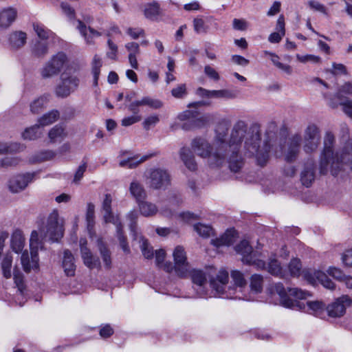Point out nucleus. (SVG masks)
Listing matches in <instances>:
<instances>
[{"label": "nucleus", "mask_w": 352, "mask_h": 352, "mask_svg": "<svg viewBox=\"0 0 352 352\" xmlns=\"http://www.w3.org/2000/svg\"><path fill=\"white\" fill-rule=\"evenodd\" d=\"M129 191L138 203L146 198V192L143 186L136 180L131 183Z\"/></svg>", "instance_id": "473e14b6"}, {"label": "nucleus", "mask_w": 352, "mask_h": 352, "mask_svg": "<svg viewBox=\"0 0 352 352\" xmlns=\"http://www.w3.org/2000/svg\"><path fill=\"white\" fill-rule=\"evenodd\" d=\"M195 94L202 98H214V90H208L203 87H199L195 91Z\"/></svg>", "instance_id": "69168bd1"}, {"label": "nucleus", "mask_w": 352, "mask_h": 352, "mask_svg": "<svg viewBox=\"0 0 352 352\" xmlns=\"http://www.w3.org/2000/svg\"><path fill=\"white\" fill-rule=\"evenodd\" d=\"M130 230L135 240H139L140 247L145 258L151 259L153 257V250L149 245L148 241L142 236L138 232V226L136 221H131L129 225Z\"/></svg>", "instance_id": "a211bd4d"}, {"label": "nucleus", "mask_w": 352, "mask_h": 352, "mask_svg": "<svg viewBox=\"0 0 352 352\" xmlns=\"http://www.w3.org/2000/svg\"><path fill=\"white\" fill-rule=\"evenodd\" d=\"M42 133L41 126L38 124H36L34 126L26 129L23 133L22 136L25 140H33L41 137Z\"/></svg>", "instance_id": "a19ab883"}, {"label": "nucleus", "mask_w": 352, "mask_h": 352, "mask_svg": "<svg viewBox=\"0 0 352 352\" xmlns=\"http://www.w3.org/2000/svg\"><path fill=\"white\" fill-rule=\"evenodd\" d=\"M352 305V299L348 295H342L327 307L328 315L332 318H340L344 315L346 307Z\"/></svg>", "instance_id": "dca6fc26"}, {"label": "nucleus", "mask_w": 352, "mask_h": 352, "mask_svg": "<svg viewBox=\"0 0 352 352\" xmlns=\"http://www.w3.org/2000/svg\"><path fill=\"white\" fill-rule=\"evenodd\" d=\"M97 245L100 252V254L103 258V261H104L107 265H109L110 263V255L109 253L107 243H104L102 239H98L97 240Z\"/></svg>", "instance_id": "8fccbe9b"}, {"label": "nucleus", "mask_w": 352, "mask_h": 352, "mask_svg": "<svg viewBox=\"0 0 352 352\" xmlns=\"http://www.w3.org/2000/svg\"><path fill=\"white\" fill-rule=\"evenodd\" d=\"M67 137L65 128L60 124H56L48 132V138L51 143L60 142Z\"/></svg>", "instance_id": "2f4dec72"}, {"label": "nucleus", "mask_w": 352, "mask_h": 352, "mask_svg": "<svg viewBox=\"0 0 352 352\" xmlns=\"http://www.w3.org/2000/svg\"><path fill=\"white\" fill-rule=\"evenodd\" d=\"M231 277L236 286L242 287L246 285L243 274L240 271L233 270L231 272Z\"/></svg>", "instance_id": "4d7b16f0"}, {"label": "nucleus", "mask_w": 352, "mask_h": 352, "mask_svg": "<svg viewBox=\"0 0 352 352\" xmlns=\"http://www.w3.org/2000/svg\"><path fill=\"white\" fill-rule=\"evenodd\" d=\"M80 252L84 263L89 268H94L98 266L99 261L90 250L87 248V241L84 239L80 240Z\"/></svg>", "instance_id": "4be33fe9"}, {"label": "nucleus", "mask_w": 352, "mask_h": 352, "mask_svg": "<svg viewBox=\"0 0 352 352\" xmlns=\"http://www.w3.org/2000/svg\"><path fill=\"white\" fill-rule=\"evenodd\" d=\"M27 41V34L22 31H14L8 37V43L12 50H19L23 47Z\"/></svg>", "instance_id": "5701e85b"}, {"label": "nucleus", "mask_w": 352, "mask_h": 352, "mask_svg": "<svg viewBox=\"0 0 352 352\" xmlns=\"http://www.w3.org/2000/svg\"><path fill=\"white\" fill-rule=\"evenodd\" d=\"M179 155L181 160L183 161L187 168L190 170H196L197 163L195 161V157L190 148L186 147L182 148Z\"/></svg>", "instance_id": "c85d7f7f"}, {"label": "nucleus", "mask_w": 352, "mask_h": 352, "mask_svg": "<svg viewBox=\"0 0 352 352\" xmlns=\"http://www.w3.org/2000/svg\"><path fill=\"white\" fill-rule=\"evenodd\" d=\"M33 177L34 174L29 173L14 176L9 180L8 188L12 192H19L26 188Z\"/></svg>", "instance_id": "6ab92c4d"}, {"label": "nucleus", "mask_w": 352, "mask_h": 352, "mask_svg": "<svg viewBox=\"0 0 352 352\" xmlns=\"http://www.w3.org/2000/svg\"><path fill=\"white\" fill-rule=\"evenodd\" d=\"M315 179V165L312 161L307 162L301 173L300 180L302 184L309 187Z\"/></svg>", "instance_id": "b1692460"}, {"label": "nucleus", "mask_w": 352, "mask_h": 352, "mask_svg": "<svg viewBox=\"0 0 352 352\" xmlns=\"http://www.w3.org/2000/svg\"><path fill=\"white\" fill-rule=\"evenodd\" d=\"M20 162V160L18 157H6L1 161V166L4 168H8L10 166H15Z\"/></svg>", "instance_id": "338daca9"}, {"label": "nucleus", "mask_w": 352, "mask_h": 352, "mask_svg": "<svg viewBox=\"0 0 352 352\" xmlns=\"http://www.w3.org/2000/svg\"><path fill=\"white\" fill-rule=\"evenodd\" d=\"M235 250L237 253L242 255V261L243 263L252 265L256 269H264L265 267V263L261 259L260 254L257 252H253L252 246L246 240L241 241L235 247Z\"/></svg>", "instance_id": "6e6552de"}, {"label": "nucleus", "mask_w": 352, "mask_h": 352, "mask_svg": "<svg viewBox=\"0 0 352 352\" xmlns=\"http://www.w3.org/2000/svg\"><path fill=\"white\" fill-rule=\"evenodd\" d=\"M102 63L100 57L96 55L91 63V72L94 76V85H98V75L100 74V68L102 67Z\"/></svg>", "instance_id": "49530a36"}, {"label": "nucleus", "mask_w": 352, "mask_h": 352, "mask_svg": "<svg viewBox=\"0 0 352 352\" xmlns=\"http://www.w3.org/2000/svg\"><path fill=\"white\" fill-rule=\"evenodd\" d=\"M244 139L243 148L245 155L254 157L258 164L261 166H265L269 159L270 145L267 141H265L263 146H261L260 126L254 124L248 129L245 122L239 120L234 124L228 142V156L226 162H228L231 171L234 173L239 172L243 165L240 151Z\"/></svg>", "instance_id": "f257e3e1"}, {"label": "nucleus", "mask_w": 352, "mask_h": 352, "mask_svg": "<svg viewBox=\"0 0 352 352\" xmlns=\"http://www.w3.org/2000/svg\"><path fill=\"white\" fill-rule=\"evenodd\" d=\"M301 141L302 138L300 134L292 135L283 145L281 144L279 145L280 149L275 151L276 157H280L284 154L286 162L295 161L300 151Z\"/></svg>", "instance_id": "1a4fd4ad"}, {"label": "nucleus", "mask_w": 352, "mask_h": 352, "mask_svg": "<svg viewBox=\"0 0 352 352\" xmlns=\"http://www.w3.org/2000/svg\"><path fill=\"white\" fill-rule=\"evenodd\" d=\"M117 232L121 248L124 253L129 254L130 252V248L128 245L126 238L122 234V225L120 222L117 225Z\"/></svg>", "instance_id": "6e6d98bb"}, {"label": "nucleus", "mask_w": 352, "mask_h": 352, "mask_svg": "<svg viewBox=\"0 0 352 352\" xmlns=\"http://www.w3.org/2000/svg\"><path fill=\"white\" fill-rule=\"evenodd\" d=\"M342 157L349 163V167L352 170V138L345 143Z\"/></svg>", "instance_id": "864d4df0"}, {"label": "nucleus", "mask_w": 352, "mask_h": 352, "mask_svg": "<svg viewBox=\"0 0 352 352\" xmlns=\"http://www.w3.org/2000/svg\"><path fill=\"white\" fill-rule=\"evenodd\" d=\"M342 263L346 267H352V249L346 250L341 257Z\"/></svg>", "instance_id": "774afa93"}, {"label": "nucleus", "mask_w": 352, "mask_h": 352, "mask_svg": "<svg viewBox=\"0 0 352 352\" xmlns=\"http://www.w3.org/2000/svg\"><path fill=\"white\" fill-rule=\"evenodd\" d=\"M141 103L142 106H148L154 109H160L163 106V103L161 100L151 97H144L141 99Z\"/></svg>", "instance_id": "5fc2aeb1"}, {"label": "nucleus", "mask_w": 352, "mask_h": 352, "mask_svg": "<svg viewBox=\"0 0 352 352\" xmlns=\"http://www.w3.org/2000/svg\"><path fill=\"white\" fill-rule=\"evenodd\" d=\"M138 204L141 214L145 217H153L158 211L155 204L146 201L145 199L139 201Z\"/></svg>", "instance_id": "72a5a7b5"}, {"label": "nucleus", "mask_w": 352, "mask_h": 352, "mask_svg": "<svg viewBox=\"0 0 352 352\" xmlns=\"http://www.w3.org/2000/svg\"><path fill=\"white\" fill-rule=\"evenodd\" d=\"M214 98L233 99L236 98V94L228 89L214 90Z\"/></svg>", "instance_id": "bf43d9fd"}, {"label": "nucleus", "mask_w": 352, "mask_h": 352, "mask_svg": "<svg viewBox=\"0 0 352 352\" xmlns=\"http://www.w3.org/2000/svg\"><path fill=\"white\" fill-rule=\"evenodd\" d=\"M24 242L25 239L22 231L20 230H16L13 232L11 239V244L13 250L16 253L21 252L23 248Z\"/></svg>", "instance_id": "e433bc0d"}, {"label": "nucleus", "mask_w": 352, "mask_h": 352, "mask_svg": "<svg viewBox=\"0 0 352 352\" xmlns=\"http://www.w3.org/2000/svg\"><path fill=\"white\" fill-rule=\"evenodd\" d=\"M268 272L273 276H278L280 278L284 277V272L283 269L276 259H272L268 263L267 266Z\"/></svg>", "instance_id": "c03bdc74"}, {"label": "nucleus", "mask_w": 352, "mask_h": 352, "mask_svg": "<svg viewBox=\"0 0 352 352\" xmlns=\"http://www.w3.org/2000/svg\"><path fill=\"white\" fill-rule=\"evenodd\" d=\"M56 152L53 150H43L32 155L30 158V161L32 163L43 162L47 160H51L54 159L56 155Z\"/></svg>", "instance_id": "c9c22d12"}, {"label": "nucleus", "mask_w": 352, "mask_h": 352, "mask_svg": "<svg viewBox=\"0 0 352 352\" xmlns=\"http://www.w3.org/2000/svg\"><path fill=\"white\" fill-rule=\"evenodd\" d=\"M334 135L330 131L326 132L320 162V173L322 175L330 171L333 176H337L344 170V166H349V163L342 157L344 146L339 152L334 153Z\"/></svg>", "instance_id": "f03ea898"}, {"label": "nucleus", "mask_w": 352, "mask_h": 352, "mask_svg": "<svg viewBox=\"0 0 352 352\" xmlns=\"http://www.w3.org/2000/svg\"><path fill=\"white\" fill-rule=\"evenodd\" d=\"M180 121H186L182 126L185 130L193 128H199L204 126L208 122V116L200 115L197 110H186L177 116Z\"/></svg>", "instance_id": "f8f14e48"}, {"label": "nucleus", "mask_w": 352, "mask_h": 352, "mask_svg": "<svg viewBox=\"0 0 352 352\" xmlns=\"http://www.w3.org/2000/svg\"><path fill=\"white\" fill-rule=\"evenodd\" d=\"M229 126V123L223 120L218 124L215 130L214 145L216 146V153L212 156V160L218 164L226 162L228 156L226 137Z\"/></svg>", "instance_id": "423d86ee"}, {"label": "nucleus", "mask_w": 352, "mask_h": 352, "mask_svg": "<svg viewBox=\"0 0 352 352\" xmlns=\"http://www.w3.org/2000/svg\"><path fill=\"white\" fill-rule=\"evenodd\" d=\"M194 30L196 33H206L207 28L205 25L204 21L201 18H195L193 20Z\"/></svg>", "instance_id": "e2e57ef3"}, {"label": "nucleus", "mask_w": 352, "mask_h": 352, "mask_svg": "<svg viewBox=\"0 0 352 352\" xmlns=\"http://www.w3.org/2000/svg\"><path fill=\"white\" fill-rule=\"evenodd\" d=\"M173 255L176 274L182 278L187 277L190 265L187 261L186 253L184 248L181 245L177 246L174 250Z\"/></svg>", "instance_id": "ddd939ff"}, {"label": "nucleus", "mask_w": 352, "mask_h": 352, "mask_svg": "<svg viewBox=\"0 0 352 352\" xmlns=\"http://www.w3.org/2000/svg\"><path fill=\"white\" fill-rule=\"evenodd\" d=\"M327 273L329 276L340 282H341L346 276L340 269L336 267H329L327 270Z\"/></svg>", "instance_id": "052dcab7"}, {"label": "nucleus", "mask_w": 352, "mask_h": 352, "mask_svg": "<svg viewBox=\"0 0 352 352\" xmlns=\"http://www.w3.org/2000/svg\"><path fill=\"white\" fill-rule=\"evenodd\" d=\"M77 28L88 44L92 43L94 38L98 37L100 35L98 32L95 31L94 29L91 28H87L80 20L78 21Z\"/></svg>", "instance_id": "7c9ffc66"}, {"label": "nucleus", "mask_w": 352, "mask_h": 352, "mask_svg": "<svg viewBox=\"0 0 352 352\" xmlns=\"http://www.w3.org/2000/svg\"><path fill=\"white\" fill-rule=\"evenodd\" d=\"M12 263V256L10 254H6L1 263V268L3 276L6 278L11 277V267Z\"/></svg>", "instance_id": "09e8293b"}, {"label": "nucleus", "mask_w": 352, "mask_h": 352, "mask_svg": "<svg viewBox=\"0 0 352 352\" xmlns=\"http://www.w3.org/2000/svg\"><path fill=\"white\" fill-rule=\"evenodd\" d=\"M60 82L55 87V94L59 98H66L78 87L80 80L74 74L65 70L60 76Z\"/></svg>", "instance_id": "0eeeda50"}, {"label": "nucleus", "mask_w": 352, "mask_h": 352, "mask_svg": "<svg viewBox=\"0 0 352 352\" xmlns=\"http://www.w3.org/2000/svg\"><path fill=\"white\" fill-rule=\"evenodd\" d=\"M320 130L314 124H309L304 133V150L306 153L315 151L320 142Z\"/></svg>", "instance_id": "2eb2a0df"}, {"label": "nucleus", "mask_w": 352, "mask_h": 352, "mask_svg": "<svg viewBox=\"0 0 352 352\" xmlns=\"http://www.w3.org/2000/svg\"><path fill=\"white\" fill-rule=\"evenodd\" d=\"M49 98L50 96L47 94H45L35 98L30 104V111L34 114L39 113L46 108L50 100Z\"/></svg>", "instance_id": "cd10ccee"}, {"label": "nucleus", "mask_w": 352, "mask_h": 352, "mask_svg": "<svg viewBox=\"0 0 352 352\" xmlns=\"http://www.w3.org/2000/svg\"><path fill=\"white\" fill-rule=\"evenodd\" d=\"M63 267L67 276H72L74 275L76 270L74 258L72 253L67 250L64 251Z\"/></svg>", "instance_id": "bb28decb"}, {"label": "nucleus", "mask_w": 352, "mask_h": 352, "mask_svg": "<svg viewBox=\"0 0 352 352\" xmlns=\"http://www.w3.org/2000/svg\"><path fill=\"white\" fill-rule=\"evenodd\" d=\"M160 121L159 116L157 115H151L148 116L143 122L144 129L149 130L151 127L157 124Z\"/></svg>", "instance_id": "680f3d73"}, {"label": "nucleus", "mask_w": 352, "mask_h": 352, "mask_svg": "<svg viewBox=\"0 0 352 352\" xmlns=\"http://www.w3.org/2000/svg\"><path fill=\"white\" fill-rule=\"evenodd\" d=\"M194 230L202 237L208 238L213 233L212 228L201 222L194 225Z\"/></svg>", "instance_id": "a18cd8bd"}, {"label": "nucleus", "mask_w": 352, "mask_h": 352, "mask_svg": "<svg viewBox=\"0 0 352 352\" xmlns=\"http://www.w3.org/2000/svg\"><path fill=\"white\" fill-rule=\"evenodd\" d=\"M190 276L192 283L197 286L203 287L207 281L208 274L201 270L189 267L187 276ZM210 285L218 294H223L225 287L228 282V272L225 270H221L216 278L210 277Z\"/></svg>", "instance_id": "7ed1b4c3"}, {"label": "nucleus", "mask_w": 352, "mask_h": 352, "mask_svg": "<svg viewBox=\"0 0 352 352\" xmlns=\"http://www.w3.org/2000/svg\"><path fill=\"white\" fill-rule=\"evenodd\" d=\"M272 292L278 295L280 303L282 306L292 309L297 307L298 302L296 300H294L290 297H294L295 299H305L307 296H310L309 292L297 287L287 288L286 289L280 283H276L273 286Z\"/></svg>", "instance_id": "20e7f679"}, {"label": "nucleus", "mask_w": 352, "mask_h": 352, "mask_svg": "<svg viewBox=\"0 0 352 352\" xmlns=\"http://www.w3.org/2000/svg\"><path fill=\"white\" fill-rule=\"evenodd\" d=\"M59 116L60 113L57 110H52L40 117L38 119L37 124L41 127L51 125L58 120Z\"/></svg>", "instance_id": "f704fd0d"}, {"label": "nucleus", "mask_w": 352, "mask_h": 352, "mask_svg": "<svg viewBox=\"0 0 352 352\" xmlns=\"http://www.w3.org/2000/svg\"><path fill=\"white\" fill-rule=\"evenodd\" d=\"M288 268L292 276H298L302 274V265L298 258L292 259L289 263Z\"/></svg>", "instance_id": "603ef678"}, {"label": "nucleus", "mask_w": 352, "mask_h": 352, "mask_svg": "<svg viewBox=\"0 0 352 352\" xmlns=\"http://www.w3.org/2000/svg\"><path fill=\"white\" fill-rule=\"evenodd\" d=\"M160 13V6L156 2H153L145 6L144 14L146 18L153 20Z\"/></svg>", "instance_id": "37998d69"}, {"label": "nucleus", "mask_w": 352, "mask_h": 352, "mask_svg": "<svg viewBox=\"0 0 352 352\" xmlns=\"http://www.w3.org/2000/svg\"><path fill=\"white\" fill-rule=\"evenodd\" d=\"M172 96L176 98H182L187 94L185 84H181L171 91Z\"/></svg>", "instance_id": "0e129e2a"}, {"label": "nucleus", "mask_w": 352, "mask_h": 352, "mask_svg": "<svg viewBox=\"0 0 352 352\" xmlns=\"http://www.w3.org/2000/svg\"><path fill=\"white\" fill-rule=\"evenodd\" d=\"M191 146L198 155L204 158L208 159V164L212 167L221 166L226 162L220 164L213 162L212 156L216 153V146H211L210 143L204 138H195L191 143Z\"/></svg>", "instance_id": "9b49d317"}, {"label": "nucleus", "mask_w": 352, "mask_h": 352, "mask_svg": "<svg viewBox=\"0 0 352 352\" xmlns=\"http://www.w3.org/2000/svg\"><path fill=\"white\" fill-rule=\"evenodd\" d=\"M69 59L63 52H58L53 55L40 70L43 78H52L58 76L63 70H67Z\"/></svg>", "instance_id": "39448f33"}, {"label": "nucleus", "mask_w": 352, "mask_h": 352, "mask_svg": "<svg viewBox=\"0 0 352 352\" xmlns=\"http://www.w3.org/2000/svg\"><path fill=\"white\" fill-rule=\"evenodd\" d=\"M264 54L266 56L268 55L270 56L271 61L277 68L282 70L283 72H284L285 73H286L288 75L292 74V69L291 66L289 65H286V64H283V63H280L279 61L280 58L278 55H276L274 53L268 52V51H265Z\"/></svg>", "instance_id": "ea45409f"}, {"label": "nucleus", "mask_w": 352, "mask_h": 352, "mask_svg": "<svg viewBox=\"0 0 352 352\" xmlns=\"http://www.w3.org/2000/svg\"><path fill=\"white\" fill-rule=\"evenodd\" d=\"M164 212L167 213V214H164V217H168V218L179 217L182 220H196V219H199L204 218L200 214H197L190 212H179L178 214H175L171 211H166Z\"/></svg>", "instance_id": "79ce46f5"}, {"label": "nucleus", "mask_w": 352, "mask_h": 352, "mask_svg": "<svg viewBox=\"0 0 352 352\" xmlns=\"http://www.w3.org/2000/svg\"><path fill=\"white\" fill-rule=\"evenodd\" d=\"M339 101L340 102H338L336 100H335V98H329L328 104L332 109H336L339 105H341L344 113L352 119V100L344 99L343 100Z\"/></svg>", "instance_id": "c756f323"}, {"label": "nucleus", "mask_w": 352, "mask_h": 352, "mask_svg": "<svg viewBox=\"0 0 352 352\" xmlns=\"http://www.w3.org/2000/svg\"><path fill=\"white\" fill-rule=\"evenodd\" d=\"M17 10L13 7L4 8L0 10V28L8 29L17 18Z\"/></svg>", "instance_id": "412c9836"}, {"label": "nucleus", "mask_w": 352, "mask_h": 352, "mask_svg": "<svg viewBox=\"0 0 352 352\" xmlns=\"http://www.w3.org/2000/svg\"><path fill=\"white\" fill-rule=\"evenodd\" d=\"M152 156L153 155H145L143 156L135 155L133 157H128L126 159L120 160L119 161V165L128 168H135Z\"/></svg>", "instance_id": "a878e982"}, {"label": "nucleus", "mask_w": 352, "mask_h": 352, "mask_svg": "<svg viewBox=\"0 0 352 352\" xmlns=\"http://www.w3.org/2000/svg\"><path fill=\"white\" fill-rule=\"evenodd\" d=\"M263 276L259 274H253L250 278V288L255 293H260L263 289Z\"/></svg>", "instance_id": "de8ad7c7"}, {"label": "nucleus", "mask_w": 352, "mask_h": 352, "mask_svg": "<svg viewBox=\"0 0 352 352\" xmlns=\"http://www.w3.org/2000/svg\"><path fill=\"white\" fill-rule=\"evenodd\" d=\"M236 235L237 232L234 228L228 229L223 234L214 241V245L217 247L230 245L235 241Z\"/></svg>", "instance_id": "393cba45"}, {"label": "nucleus", "mask_w": 352, "mask_h": 352, "mask_svg": "<svg viewBox=\"0 0 352 352\" xmlns=\"http://www.w3.org/2000/svg\"><path fill=\"white\" fill-rule=\"evenodd\" d=\"M170 175L167 170L160 168L151 169L147 176V184L153 190H165L170 185Z\"/></svg>", "instance_id": "9d476101"}, {"label": "nucleus", "mask_w": 352, "mask_h": 352, "mask_svg": "<svg viewBox=\"0 0 352 352\" xmlns=\"http://www.w3.org/2000/svg\"><path fill=\"white\" fill-rule=\"evenodd\" d=\"M33 28L37 36L42 40H47L52 32L41 23H34Z\"/></svg>", "instance_id": "3c124183"}, {"label": "nucleus", "mask_w": 352, "mask_h": 352, "mask_svg": "<svg viewBox=\"0 0 352 352\" xmlns=\"http://www.w3.org/2000/svg\"><path fill=\"white\" fill-rule=\"evenodd\" d=\"M63 221H47L46 231L42 230L41 233L45 238L48 237L52 242H58L63 236Z\"/></svg>", "instance_id": "f3484780"}, {"label": "nucleus", "mask_w": 352, "mask_h": 352, "mask_svg": "<svg viewBox=\"0 0 352 352\" xmlns=\"http://www.w3.org/2000/svg\"><path fill=\"white\" fill-rule=\"evenodd\" d=\"M302 275L304 279L311 285H315L318 281L327 289L331 290L335 289L334 283L322 271L305 270L302 271Z\"/></svg>", "instance_id": "4468645a"}, {"label": "nucleus", "mask_w": 352, "mask_h": 352, "mask_svg": "<svg viewBox=\"0 0 352 352\" xmlns=\"http://www.w3.org/2000/svg\"><path fill=\"white\" fill-rule=\"evenodd\" d=\"M30 250L37 251H38L39 248H41V242L39 241L38 234L36 230H33L31 233L30 239Z\"/></svg>", "instance_id": "13d9d810"}, {"label": "nucleus", "mask_w": 352, "mask_h": 352, "mask_svg": "<svg viewBox=\"0 0 352 352\" xmlns=\"http://www.w3.org/2000/svg\"><path fill=\"white\" fill-rule=\"evenodd\" d=\"M48 44L46 42L37 41L32 47V54L37 58H43L48 53Z\"/></svg>", "instance_id": "4c0bfd02"}, {"label": "nucleus", "mask_w": 352, "mask_h": 352, "mask_svg": "<svg viewBox=\"0 0 352 352\" xmlns=\"http://www.w3.org/2000/svg\"><path fill=\"white\" fill-rule=\"evenodd\" d=\"M21 264L25 272H29L32 270H36L38 268V251L30 250V254L28 251L22 253L21 257Z\"/></svg>", "instance_id": "aec40b11"}, {"label": "nucleus", "mask_w": 352, "mask_h": 352, "mask_svg": "<svg viewBox=\"0 0 352 352\" xmlns=\"http://www.w3.org/2000/svg\"><path fill=\"white\" fill-rule=\"evenodd\" d=\"M345 95H352V82H347L343 85L340 86L338 90V92L333 98L338 99V100H343L344 99H349L345 97ZM325 98L328 100L329 98H332L331 96L324 95Z\"/></svg>", "instance_id": "58836bf2"}]
</instances>
